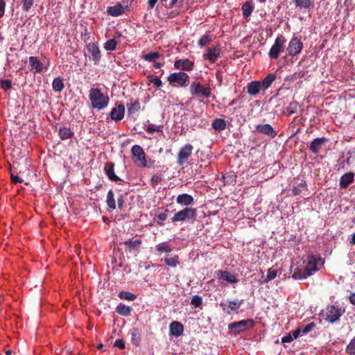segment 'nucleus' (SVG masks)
Instances as JSON below:
<instances>
[{
    "mask_svg": "<svg viewBox=\"0 0 355 355\" xmlns=\"http://www.w3.org/2000/svg\"><path fill=\"white\" fill-rule=\"evenodd\" d=\"M309 277L304 268H295L293 270L292 277L294 279H304Z\"/></svg>",
    "mask_w": 355,
    "mask_h": 355,
    "instance_id": "obj_32",
    "label": "nucleus"
},
{
    "mask_svg": "<svg viewBox=\"0 0 355 355\" xmlns=\"http://www.w3.org/2000/svg\"><path fill=\"white\" fill-rule=\"evenodd\" d=\"M119 298L128 301H134L137 298V295L129 291H121L119 293Z\"/></svg>",
    "mask_w": 355,
    "mask_h": 355,
    "instance_id": "obj_43",
    "label": "nucleus"
},
{
    "mask_svg": "<svg viewBox=\"0 0 355 355\" xmlns=\"http://www.w3.org/2000/svg\"><path fill=\"white\" fill-rule=\"evenodd\" d=\"M296 7L304 9H310L313 6V0H294Z\"/></svg>",
    "mask_w": 355,
    "mask_h": 355,
    "instance_id": "obj_36",
    "label": "nucleus"
},
{
    "mask_svg": "<svg viewBox=\"0 0 355 355\" xmlns=\"http://www.w3.org/2000/svg\"><path fill=\"white\" fill-rule=\"evenodd\" d=\"M168 212V210L166 209L158 208L156 217L159 220V221L157 222L159 225H163V222L167 218Z\"/></svg>",
    "mask_w": 355,
    "mask_h": 355,
    "instance_id": "obj_35",
    "label": "nucleus"
},
{
    "mask_svg": "<svg viewBox=\"0 0 355 355\" xmlns=\"http://www.w3.org/2000/svg\"><path fill=\"white\" fill-rule=\"evenodd\" d=\"M255 325V322L252 319H247L239 322L230 323L228 325L230 331L235 335L239 334L248 328H252Z\"/></svg>",
    "mask_w": 355,
    "mask_h": 355,
    "instance_id": "obj_3",
    "label": "nucleus"
},
{
    "mask_svg": "<svg viewBox=\"0 0 355 355\" xmlns=\"http://www.w3.org/2000/svg\"><path fill=\"white\" fill-rule=\"evenodd\" d=\"M302 190H307V185L305 182H302L297 186H294L291 190L292 195L298 196L302 193Z\"/></svg>",
    "mask_w": 355,
    "mask_h": 355,
    "instance_id": "obj_42",
    "label": "nucleus"
},
{
    "mask_svg": "<svg viewBox=\"0 0 355 355\" xmlns=\"http://www.w3.org/2000/svg\"><path fill=\"white\" fill-rule=\"evenodd\" d=\"M174 67L180 70L191 71L193 69L194 63L189 59H180L175 62Z\"/></svg>",
    "mask_w": 355,
    "mask_h": 355,
    "instance_id": "obj_18",
    "label": "nucleus"
},
{
    "mask_svg": "<svg viewBox=\"0 0 355 355\" xmlns=\"http://www.w3.org/2000/svg\"><path fill=\"white\" fill-rule=\"evenodd\" d=\"M303 46L302 42L298 37H293L289 42L286 52L288 55L294 57L301 53Z\"/></svg>",
    "mask_w": 355,
    "mask_h": 355,
    "instance_id": "obj_8",
    "label": "nucleus"
},
{
    "mask_svg": "<svg viewBox=\"0 0 355 355\" xmlns=\"http://www.w3.org/2000/svg\"><path fill=\"white\" fill-rule=\"evenodd\" d=\"M220 55V49L218 46L208 48L207 53L203 57L205 60H209L210 62L214 63Z\"/></svg>",
    "mask_w": 355,
    "mask_h": 355,
    "instance_id": "obj_15",
    "label": "nucleus"
},
{
    "mask_svg": "<svg viewBox=\"0 0 355 355\" xmlns=\"http://www.w3.org/2000/svg\"><path fill=\"white\" fill-rule=\"evenodd\" d=\"M190 92L197 97L209 98L211 94V89L209 87L203 86L199 82H193L191 84Z\"/></svg>",
    "mask_w": 355,
    "mask_h": 355,
    "instance_id": "obj_7",
    "label": "nucleus"
},
{
    "mask_svg": "<svg viewBox=\"0 0 355 355\" xmlns=\"http://www.w3.org/2000/svg\"><path fill=\"white\" fill-rule=\"evenodd\" d=\"M148 78L149 79L150 82L151 83H153L157 87H159L162 85V82L159 77L154 76H149L148 77Z\"/></svg>",
    "mask_w": 355,
    "mask_h": 355,
    "instance_id": "obj_49",
    "label": "nucleus"
},
{
    "mask_svg": "<svg viewBox=\"0 0 355 355\" xmlns=\"http://www.w3.org/2000/svg\"><path fill=\"white\" fill-rule=\"evenodd\" d=\"M196 216V209L191 207H186L178 211L171 218L173 223L184 222L187 220L194 219Z\"/></svg>",
    "mask_w": 355,
    "mask_h": 355,
    "instance_id": "obj_4",
    "label": "nucleus"
},
{
    "mask_svg": "<svg viewBox=\"0 0 355 355\" xmlns=\"http://www.w3.org/2000/svg\"><path fill=\"white\" fill-rule=\"evenodd\" d=\"M293 340V336L291 334H288L282 338V343H290Z\"/></svg>",
    "mask_w": 355,
    "mask_h": 355,
    "instance_id": "obj_61",
    "label": "nucleus"
},
{
    "mask_svg": "<svg viewBox=\"0 0 355 355\" xmlns=\"http://www.w3.org/2000/svg\"><path fill=\"white\" fill-rule=\"evenodd\" d=\"M106 203L109 209L112 210L116 208V200L112 190H110L107 193Z\"/></svg>",
    "mask_w": 355,
    "mask_h": 355,
    "instance_id": "obj_34",
    "label": "nucleus"
},
{
    "mask_svg": "<svg viewBox=\"0 0 355 355\" xmlns=\"http://www.w3.org/2000/svg\"><path fill=\"white\" fill-rule=\"evenodd\" d=\"M146 130L148 133L153 134L155 131L162 132V125L155 126L154 124H149L147 126V128H146Z\"/></svg>",
    "mask_w": 355,
    "mask_h": 355,
    "instance_id": "obj_50",
    "label": "nucleus"
},
{
    "mask_svg": "<svg viewBox=\"0 0 355 355\" xmlns=\"http://www.w3.org/2000/svg\"><path fill=\"white\" fill-rule=\"evenodd\" d=\"M6 2L4 0H0V18L2 17L5 12Z\"/></svg>",
    "mask_w": 355,
    "mask_h": 355,
    "instance_id": "obj_60",
    "label": "nucleus"
},
{
    "mask_svg": "<svg viewBox=\"0 0 355 355\" xmlns=\"http://www.w3.org/2000/svg\"><path fill=\"white\" fill-rule=\"evenodd\" d=\"M262 90L261 82L254 80L249 83L247 85V92L250 95L255 96Z\"/></svg>",
    "mask_w": 355,
    "mask_h": 355,
    "instance_id": "obj_21",
    "label": "nucleus"
},
{
    "mask_svg": "<svg viewBox=\"0 0 355 355\" xmlns=\"http://www.w3.org/2000/svg\"><path fill=\"white\" fill-rule=\"evenodd\" d=\"M327 142L326 137H318L314 139L310 144L309 150L314 154H318L322 146Z\"/></svg>",
    "mask_w": 355,
    "mask_h": 355,
    "instance_id": "obj_14",
    "label": "nucleus"
},
{
    "mask_svg": "<svg viewBox=\"0 0 355 355\" xmlns=\"http://www.w3.org/2000/svg\"><path fill=\"white\" fill-rule=\"evenodd\" d=\"M318 259L312 254H308L306 259H304V268L305 269L306 272L309 273V276H311L313 272L318 270Z\"/></svg>",
    "mask_w": 355,
    "mask_h": 355,
    "instance_id": "obj_10",
    "label": "nucleus"
},
{
    "mask_svg": "<svg viewBox=\"0 0 355 355\" xmlns=\"http://www.w3.org/2000/svg\"><path fill=\"white\" fill-rule=\"evenodd\" d=\"M191 304L195 307H199L202 304V297L199 295H194L191 299Z\"/></svg>",
    "mask_w": 355,
    "mask_h": 355,
    "instance_id": "obj_53",
    "label": "nucleus"
},
{
    "mask_svg": "<svg viewBox=\"0 0 355 355\" xmlns=\"http://www.w3.org/2000/svg\"><path fill=\"white\" fill-rule=\"evenodd\" d=\"M33 0H21L22 10L25 12H28L33 5Z\"/></svg>",
    "mask_w": 355,
    "mask_h": 355,
    "instance_id": "obj_51",
    "label": "nucleus"
},
{
    "mask_svg": "<svg viewBox=\"0 0 355 355\" xmlns=\"http://www.w3.org/2000/svg\"><path fill=\"white\" fill-rule=\"evenodd\" d=\"M354 179V173L353 172H348L341 176L340 180V186L343 189H346L348 186L353 182Z\"/></svg>",
    "mask_w": 355,
    "mask_h": 355,
    "instance_id": "obj_25",
    "label": "nucleus"
},
{
    "mask_svg": "<svg viewBox=\"0 0 355 355\" xmlns=\"http://www.w3.org/2000/svg\"><path fill=\"white\" fill-rule=\"evenodd\" d=\"M162 261H164L168 266L173 268H175L180 263V259L178 255H174L172 257H165L162 259Z\"/></svg>",
    "mask_w": 355,
    "mask_h": 355,
    "instance_id": "obj_37",
    "label": "nucleus"
},
{
    "mask_svg": "<svg viewBox=\"0 0 355 355\" xmlns=\"http://www.w3.org/2000/svg\"><path fill=\"white\" fill-rule=\"evenodd\" d=\"M114 346L119 347L121 349H123L125 347V342L122 339H117L114 342Z\"/></svg>",
    "mask_w": 355,
    "mask_h": 355,
    "instance_id": "obj_58",
    "label": "nucleus"
},
{
    "mask_svg": "<svg viewBox=\"0 0 355 355\" xmlns=\"http://www.w3.org/2000/svg\"><path fill=\"white\" fill-rule=\"evenodd\" d=\"M53 89L56 92H60L64 87L63 80L58 77L55 78L52 83Z\"/></svg>",
    "mask_w": 355,
    "mask_h": 355,
    "instance_id": "obj_39",
    "label": "nucleus"
},
{
    "mask_svg": "<svg viewBox=\"0 0 355 355\" xmlns=\"http://www.w3.org/2000/svg\"><path fill=\"white\" fill-rule=\"evenodd\" d=\"M169 331L171 335L178 337L182 335L184 327L182 323L173 321L170 324Z\"/></svg>",
    "mask_w": 355,
    "mask_h": 355,
    "instance_id": "obj_22",
    "label": "nucleus"
},
{
    "mask_svg": "<svg viewBox=\"0 0 355 355\" xmlns=\"http://www.w3.org/2000/svg\"><path fill=\"white\" fill-rule=\"evenodd\" d=\"M1 87L4 90H8L12 88V81L9 79L2 80Z\"/></svg>",
    "mask_w": 355,
    "mask_h": 355,
    "instance_id": "obj_54",
    "label": "nucleus"
},
{
    "mask_svg": "<svg viewBox=\"0 0 355 355\" xmlns=\"http://www.w3.org/2000/svg\"><path fill=\"white\" fill-rule=\"evenodd\" d=\"M255 129L257 132L268 135L271 138H275L277 135V132L274 130L271 125L268 123L258 124L256 125Z\"/></svg>",
    "mask_w": 355,
    "mask_h": 355,
    "instance_id": "obj_16",
    "label": "nucleus"
},
{
    "mask_svg": "<svg viewBox=\"0 0 355 355\" xmlns=\"http://www.w3.org/2000/svg\"><path fill=\"white\" fill-rule=\"evenodd\" d=\"M116 44L117 42L115 39H110L105 43L104 48L107 51H114L116 49Z\"/></svg>",
    "mask_w": 355,
    "mask_h": 355,
    "instance_id": "obj_47",
    "label": "nucleus"
},
{
    "mask_svg": "<svg viewBox=\"0 0 355 355\" xmlns=\"http://www.w3.org/2000/svg\"><path fill=\"white\" fill-rule=\"evenodd\" d=\"M170 84L176 83L180 86H185L189 80V76L184 72L173 73L167 78Z\"/></svg>",
    "mask_w": 355,
    "mask_h": 355,
    "instance_id": "obj_9",
    "label": "nucleus"
},
{
    "mask_svg": "<svg viewBox=\"0 0 355 355\" xmlns=\"http://www.w3.org/2000/svg\"><path fill=\"white\" fill-rule=\"evenodd\" d=\"M254 9V4L252 0H249L243 3L241 7L243 17L245 19L249 17L253 12Z\"/></svg>",
    "mask_w": 355,
    "mask_h": 355,
    "instance_id": "obj_26",
    "label": "nucleus"
},
{
    "mask_svg": "<svg viewBox=\"0 0 355 355\" xmlns=\"http://www.w3.org/2000/svg\"><path fill=\"white\" fill-rule=\"evenodd\" d=\"M116 201H117L118 208L121 210L123 209V204H124L123 196L122 194H119L117 196Z\"/></svg>",
    "mask_w": 355,
    "mask_h": 355,
    "instance_id": "obj_57",
    "label": "nucleus"
},
{
    "mask_svg": "<svg viewBox=\"0 0 355 355\" xmlns=\"http://www.w3.org/2000/svg\"><path fill=\"white\" fill-rule=\"evenodd\" d=\"M277 277V271L270 268L268 270L267 277L264 280V282H268L269 281L274 279Z\"/></svg>",
    "mask_w": 355,
    "mask_h": 355,
    "instance_id": "obj_52",
    "label": "nucleus"
},
{
    "mask_svg": "<svg viewBox=\"0 0 355 355\" xmlns=\"http://www.w3.org/2000/svg\"><path fill=\"white\" fill-rule=\"evenodd\" d=\"M193 149V148L190 144H187L180 148L178 154L177 164L178 166H182L187 162L191 155Z\"/></svg>",
    "mask_w": 355,
    "mask_h": 355,
    "instance_id": "obj_11",
    "label": "nucleus"
},
{
    "mask_svg": "<svg viewBox=\"0 0 355 355\" xmlns=\"http://www.w3.org/2000/svg\"><path fill=\"white\" fill-rule=\"evenodd\" d=\"M89 98L92 107L98 110L105 108L110 101L109 97L104 95L99 88H92L89 90Z\"/></svg>",
    "mask_w": 355,
    "mask_h": 355,
    "instance_id": "obj_1",
    "label": "nucleus"
},
{
    "mask_svg": "<svg viewBox=\"0 0 355 355\" xmlns=\"http://www.w3.org/2000/svg\"><path fill=\"white\" fill-rule=\"evenodd\" d=\"M162 56V55L158 52H150L147 54H144L142 55V58L148 62H153L155 59H158Z\"/></svg>",
    "mask_w": 355,
    "mask_h": 355,
    "instance_id": "obj_44",
    "label": "nucleus"
},
{
    "mask_svg": "<svg viewBox=\"0 0 355 355\" xmlns=\"http://www.w3.org/2000/svg\"><path fill=\"white\" fill-rule=\"evenodd\" d=\"M156 250L159 254L162 252L169 253L172 251V248L166 242H163L156 245Z\"/></svg>",
    "mask_w": 355,
    "mask_h": 355,
    "instance_id": "obj_41",
    "label": "nucleus"
},
{
    "mask_svg": "<svg viewBox=\"0 0 355 355\" xmlns=\"http://www.w3.org/2000/svg\"><path fill=\"white\" fill-rule=\"evenodd\" d=\"M345 351L349 355H355V336L351 340L347 345Z\"/></svg>",
    "mask_w": 355,
    "mask_h": 355,
    "instance_id": "obj_48",
    "label": "nucleus"
},
{
    "mask_svg": "<svg viewBox=\"0 0 355 355\" xmlns=\"http://www.w3.org/2000/svg\"><path fill=\"white\" fill-rule=\"evenodd\" d=\"M345 310L337 305H328L322 312V318L329 323H334L340 320Z\"/></svg>",
    "mask_w": 355,
    "mask_h": 355,
    "instance_id": "obj_2",
    "label": "nucleus"
},
{
    "mask_svg": "<svg viewBox=\"0 0 355 355\" xmlns=\"http://www.w3.org/2000/svg\"><path fill=\"white\" fill-rule=\"evenodd\" d=\"M106 11L109 15L118 17L125 12V7H123L120 3H117L113 6L107 7Z\"/></svg>",
    "mask_w": 355,
    "mask_h": 355,
    "instance_id": "obj_23",
    "label": "nucleus"
},
{
    "mask_svg": "<svg viewBox=\"0 0 355 355\" xmlns=\"http://www.w3.org/2000/svg\"><path fill=\"white\" fill-rule=\"evenodd\" d=\"M349 302L355 306V293H351L348 297Z\"/></svg>",
    "mask_w": 355,
    "mask_h": 355,
    "instance_id": "obj_62",
    "label": "nucleus"
},
{
    "mask_svg": "<svg viewBox=\"0 0 355 355\" xmlns=\"http://www.w3.org/2000/svg\"><path fill=\"white\" fill-rule=\"evenodd\" d=\"M158 0H148V6L149 9H152L155 6Z\"/></svg>",
    "mask_w": 355,
    "mask_h": 355,
    "instance_id": "obj_64",
    "label": "nucleus"
},
{
    "mask_svg": "<svg viewBox=\"0 0 355 355\" xmlns=\"http://www.w3.org/2000/svg\"><path fill=\"white\" fill-rule=\"evenodd\" d=\"M315 327V324L314 322H311L309 324H308L307 325H306L302 329H301L302 331V334L303 335L304 334H308L309 332H310L314 327Z\"/></svg>",
    "mask_w": 355,
    "mask_h": 355,
    "instance_id": "obj_55",
    "label": "nucleus"
},
{
    "mask_svg": "<svg viewBox=\"0 0 355 355\" xmlns=\"http://www.w3.org/2000/svg\"><path fill=\"white\" fill-rule=\"evenodd\" d=\"M125 246V251L126 252L132 253L137 255L139 253L142 241L141 239H130L124 241L123 243Z\"/></svg>",
    "mask_w": 355,
    "mask_h": 355,
    "instance_id": "obj_12",
    "label": "nucleus"
},
{
    "mask_svg": "<svg viewBox=\"0 0 355 355\" xmlns=\"http://www.w3.org/2000/svg\"><path fill=\"white\" fill-rule=\"evenodd\" d=\"M301 333H302L301 329H297L293 332V335H291V336H293V339H296L300 336Z\"/></svg>",
    "mask_w": 355,
    "mask_h": 355,
    "instance_id": "obj_63",
    "label": "nucleus"
},
{
    "mask_svg": "<svg viewBox=\"0 0 355 355\" xmlns=\"http://www.w3.org/2000/svg\"><path fill=\"white\" fill-rule=\"evenodd\" d=\"M131 307L120 303L116 308L115 311L122 316H129L130 315Z\"/></svg>",
    "mask_w": 355,
    "mask_h": 355,
    "instance_id": "obj_33",
    "label": "nucleus"
},
{
    "mask_svg": "<svg viewBox=\"0 0 355 355\" xmlns=\"http://www.w3.org/2000/svg\"><path fill=\"white\" fill-rule=\"evenodd\" d=\"M74 135V132L66 126L60 127L59 129V136L62 140L71 139Z\"/></svg>",
    "mask_w": 355,
    "mask_h": 355,
    "instance_id": "obj_31",
    "label": "nucleus"
},
{
    "mask_svg": "<svg viewBox=\"0 0 355 355\" xmlns=\"http://www.w3.org/2000/svg\"><path fill=\"white\" fill-rule=\"evenodd\" d=\"M298 108L299 103L297 101H293L291 102L288 106L286 107L285 113L288 116H290L291 114L296 113L297 112Z\"/></svg>",
    "mask_w": 355,
    "mask_h": 355,
    "instance_id": "obj_40",
    "label": "nucleus"
},
{
    "mask_svg": "<svg viewBox=\"0 0 355 355\" xmlns=\"http://www.w3.org/2000/svg\"><path fill=\"white\" fill-rule=\"evenodd\" d=\"M131 340L132 343L137 346H138L141 342V336L137 329H133L131 333Z\"/></svg>",
    "mask_w": 355,
    "mask_h": 355,
    "instance_id": "obj_45",
    "label": "nucleus"
},
{
    "mask_svg": "<svg viewBox=\"0 0 355 355\" xmlns=\"http://www.w3.org/2000/svg\"><path fill=\"white\" fill-rule=\"evenodd\" d=\"M176 202L182 206H189L193 204L194 199L193 196L189 194L182 193L178 196Z\"/></svg>",
    "mask_w": 355,
    "mask_h": 355,
    "instance_id": "obj_24",
    "label": "nucleus"
},
{
    "mask_svg": "<svg viewBox=\"0 0 355 355\" xmlns=\"http://www.w3.org/2000/svg\"><path fill=\"white\" fill-rule=\"evenodd\" d=\"M242 304V300L241 301H230L227 304L221 302L220 306L223 308V310L227 314H230L232 311H235L240 308Z\"/></svg>",
    "mask_w": 355,
    "mask_h": 355,
    "instance_id": "obj_20",
    "label": "nucleus"
},
{
    "mask_svg": "<svg viewBox=\"0 0 355 355\" xmlns=\"http://www.w3.org/2000/svg\"><path fill=\"white\" fill-rule=\"evenodd\" d=\"M114 166L115 164L114 162L106 163L104 167V172L110 180L118 182L121 181V179L115 174Z\"/></svg>",
    "mask_w": 355,
    "mask_h": 355,
    "instance_id": "obj_17",
    "label": "nucleus"
},
{
    "mask_svg": "<svg viewBox=\"0 0 355 355\" xmlns=\"http://www.w3.org/2000/svg\"><path fill=\"white\" fill-rule=\"evenodd\" d=\"M276 78L277 76L275 73H268L267 76L264 78L263 80L261 82L262 90L265 91L270 87L273 82L276 80Z\"/></svg>",
    "mask_w": 355,
    "mask_h": 355,
    "instance_id": "obj_29",
    "label": "nucleus"
},
{
    "mask_svg": "<svg viewBox=\"0 0 355 355\" xmlns=\"http://www.w3.org/2000/svg\"><path fill=\"white\" fill-rule=\"evenodd\" d=\"M125 114V107L123 105H119L112 109L110 116L112 120L115 121H121L123 119Z\"/></svg>",
    "mask_w": 355,
    "mask_h": 355,
    "instance_id": "obj_19",
    "label": "nucleus"
},
{
    "mask_svg": "<svg viewBox=\"0 0 355 355\" xmlns=\"http://www.w3.org/2000/svg\"><path fill=\"white\" fill-rule=\"evenodd\" d=\"M218 277L227 281L229 283H236L238 279L234 275L231 274L227 271L218 270L216 272Z\"/></svg>",
    "mask_w": 355,
    "mask_h": 355,
    "instance_id": "obj_28",
    "label": "nucleus"
},
{
    "mask_svg": "<svg viewBox=\"0 0 355 355\" xmlns=\"http://www.w3.org/2000/svg\"><path fill=\"white\" fill-rule=\"evenodd\" d=\"M286 40L283 35H279L276 37L275 43L270 48L268 55L272 59H277L279 56L280 53L284 49V44Z\"/></svg>",
    "mask_w": 355,
    "mask_h": 355,
    "instance_id": "obj_5",
    "label": "nucleus"
},
{
    "mask_svg": "<svg viewBox=\"0 0 355 355\" xmlns=\"http://www.w3.org/2000/svg\"><path fill=\"white\" fill-rule=\"evenodd\" d=\"M211 127L216 131L220 132L226 128L227 123L224 119L217 118L212 121Z\"/></svg>",
    "mask_w": 355,
    "mask_h": 355,
    "instance_id": "obj_30",
    "label": "nucleus"
},
{
    "mask_svg": "<svg viewBox=\"0 0 355 355\" xmlns=\"http://www.w3.org/2000/svg\"><path fill=\"white\" fill-rule=\"evenodd\" d=\"M131 153L133 157L134 162L138 166L146 167L147 166L146 154L140 146L134 145L131 148Z\"/></svg>",
    "mask_w": 355,
    "mask_h": 355,
    "instance_id": "obj_6",
    "label": "nucleus"
},
{
    "mask_svg": "<svg viewBox=\"0 0 355 355\" xmlns=\"http://www.w3.org/2000/svg\"><path fill=\"white\" fill-rule=\"evenodd\" d=\"M127 107L128 114H134L140 110V103L138 100H136L134 102L127 104Z\"/></svg>",
    "mask_w": 355,
    "mask_h": 355,
    "instance_id": "obj_38",
    "label": "nucleus"
},
{
    "mask_svg": "<svg viewBox=\"0 0 355 355\" xmlns=\"http://www.w3.org/2000/svg\"><path fill=\"white\" fill-rule=\"evenodd\" d=\"M10 178L14 184L21 183L23 182L22 179L17 175H14L12 173L10 175Z\"/></svg>",
    "mask_w": 355,
    "mask_h": 355,
    "instance_id": "obj_59",
    "label": "nucleus"
},
{
    "mask_svg": "<svg viewBox=\"0 0 355 355\" xmlns=\"http://www.w3.org/2000/svg\"><path fill=\"white\" fill-rule=\"evenodd\" d=\"M29 64L31 67V71L34 70L35 73H41L43 71V64L37 59V57H29Z\"/></svg>",
    "mask_w": 355,
    "mask_h": 355,
    "instance_id": "obj_27",
    "label": "nucleus"
},
{
    "mask_svg": "<svg viewBox=\"0 0 355 355\" xmlns=\"http://www.w3.org/2000/svg\"><path fill=\"white\" fill-rule=\"evenodd\" d=\"M163 180V176L162 174L157 173L151 178V182L154 184H158Z\"/></svg>",
    "mask_w": 355,
    "mask_h": 355,
    "instance_id": "obj_56",
    "label": "nucleus"
},
{
    "mask_svg": "<svg viewBox=\"0 0 355 355\" xmlns=\"http://www.w3.org/2000/svg\"><path fill=\"white\" fill-rule=\"evenodd\" d=\"M212 39H211V35H203L200 38V40H198V45L200 46V47H204V46H207V45L209 44V43L211 42Z\"/></svg>",
    "mask_w": 355,
    "mask_h": 355,
    "instance_id": "obj_46",
    "label": "nucleus"
},
{
    "mask_svg": "<svg viewBox=\"0 0 355 355\" xmlns=\"http://www.w3.org/2000/svg\"><path fill=\"white\" fill-rule=\"evenodd\" d=\"M87 50L90 54L89 59L92 60L95 64L98 63L101 58V55L97 44L95 43H89L87 45Z\"/></svg>",
    "mask_w": 355,
    "mask_h": 355,
    "instance_id": "obj_13",
    "label": "nucleus"
}]
</instances>
